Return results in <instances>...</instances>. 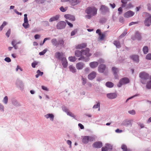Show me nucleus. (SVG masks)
Segmentation results:
<instances>
[{"label": "nucleus", "mask_w": 151, "mask_h": 151, "mask_svg": "<svg viewBox=\"0 0 151 151\" xmlns=\"http://www.w3.org/2000/svg\"><path fill=\"white\" fill-rule=\"evenodd\" d=\"M97 9L95 7H88L85 10V12L88 15H86L85 17L88 19H90L97 14Z\"/></svg>", "instance_id": "obj_1"}, {"label": "nucleus", "mask_w": 151, "mask_h": 151, "mask_svg": "<svg viewBox=\"0 0 151 151\" xmlns=\"http://www.w3.org/2000/svg\"><path fill=\"white\" fill-rule=\"evenodd\" d=\"M140 81L143 84H145L150 78L149 74L145 72H142L139 74Z\"/></svg>", "instance_id": "obj_2"}, {"label": "nucleus", "mask_w": 151, "mask_h": 151, "mask_svg": "<svg viewBox=\"0 0 151 151\" xmlns=\"http://www.w3.org/2000/svg\"><path fill=\"white\" fill-rule=\"evenodd\" d=\"M75 55L78 57H81L78 58L79 60H84L85 62H87L88 61L89 58H88L86 59L84 57L83 55L82 52V50L81 51L78 50H77L75 52Z\"/></svg>", "instance_id": "obj_3"}, {"label": "nucleus", "mask_w": 151, "mask_h": 151, "mask_svg": "<svg viewBox=\"0 0 151 151\" xmlns=\"http://www.w3.org/2000/svg\"><path fill=\"white\" fill-rule=\"evenodd\" d=\"M146 18L144 22L145 25L147 27L150 26L151 24V15L148 13H146Z\"/></svg>", "instance_id": "obj_4"}, {"label": "nucleus", "mask_w": 151, "mask_h": 151, "mask_svg": "<svg viewBox=\"0 0 151 151\" xmlns=\"http://www.w3.org/2000/svg\"><path fill=\"white\" fill-rule=\"evenodd\" d=\"M129 82V80L127 78H124L121 79L119 81V83L117 85L118 87H121L122 85L126 84Z\"/></svg>", "instance_id": "obj_5"}, {"label": "nucleus", "mask_w": 151, "mask_h": 151, "mask_svg": "<svg viewBox=\"0 0 151 151\" xmlns=\"http://www.w3.org/2000/svg\"><path fill=\"white\" fill-rule=\"evenodd\" d=\"M66 26L65 22L63 21H61L58 22L56 25L57 29H64Z\"/></svg>", "instance_id": "obj_6"}, {"label": "nucleus", "mask_w": 151, "mask_h": 151, "mask_svg": "<svg viewBox=\"0 0 151 151\" xmlns=\"http://www.w3.org/2000/svg\"><path fill=\"white\" fill-rule=\"evenodd\" d=\"M132 39L134 40H140L142 39L141 34L138 32H136L135 35H133L132 37Z\"/></svg>", "instance_id": "obj_7"}, {"label": "nucleus", "mask_w": 151, "mask_h": 151, "mask_svg": "<svg viewBox=\"0 0 151 151\" xmlns=\"http://www.w3.org/2000/svg\"><path fill=\"white\" fill-rule=\"evenodd\" d=\"M24 16V23L22 25L25 29H27L29 27L27 17V14H25Z\"/></svg>", "instance_id": "obj_8"}, {"label": "nucleus", "mask_w": 151, "mask_h": 151, "mask_svg": "<svg viewBox=\"0 0 151 151\" xmlns=\"http://www.w3.org/2000/svg\"><path fill=\"white\" fill-rule=\"evenodd\" d=\"M106 96L108 99H112L116 98L117 96V95L116 93H111L107 94Z\"/></svg>", "instance_id": "obj_9"}, {"label": "nucleus", "mask_w": 151, "mask_h": 151, "mask_svg": "<svg viewBox=\"0 0 151 151\" xmlns=\"http://www.w3.org/2000/svg\"><path fill=\"white\" fill-rule=\"evenodd\" d=\"M96 75L97 73L96 72L93 71L88 75V78L91 80H93L96 78Z\"/></svg>", "instance_id": "obj_10"}, {"label": "nucleus", "mask_w": 151, "mask_h": 151, "mask_svg": "<svg viewBox=\"0 0 151 151\" xmlns=\"http://www.w3.org/2000/svg\"><path fill=\"white\" fill-rule=\"evenodd\" d=\"M134 14V12L132 11H129L125 12L124 15V17L127 18H128L133 16Z\"/></svg>", "instance_id": "obj_11"}, {"label": "nucleus", "mask_w": 151, "mask_h": 151, "mask_svg": "<svg viewBox=\"0 0 151 151\" xmlns=\"http://www.w3.org/2000/svg\"><path fill=\"white\" fill-rule=\"evenodd\" d=\"M122 125L128 127H131L132 124L131 120H125L122 123Z\"/></svg>", "instance_id": "obj_12"}, {"label": "nucleus", "mask_w": 151, "mask_h": 151, "mask_svg": "<svg viewBox=\"0 0 151 151\" xmlns=\"http://www.w3.org/2000/svg\"><path fill=\"white\" fill-rule=\"evenodd\" d=\"M84 66L85 64L82 62H78L76 64V67L78 70L82 69Z\"/></svg>", "instance_id": "obj_13"}, {"label": "nucleus", "mask_w": 151, "mask_h": 151, "mask_svg": "<svg viewBox=\"0 0 151 151\" xmlns=\"http://www.w3.org/2000/svg\"><path fill=\"white\" fill-rule=\"evenodd\" d=\"M83 55H85L87 57H90L91 54L89 53V50L88 48H86L85 50H82Z\"/></svg>", "instance_id": "obj_14"}, {"label": "nucleus", "mask_w": 151, "mask_h": 151, "mask_svg": "<svg viewBox=\"0 0 151 151\" xmlns=\"http://www.w3.org/2000/svg\"><path fill=\"white\" fill-rule=\"evenodd\" d=\"M106 68V65L104 64L100 65L98 68V70L99 73H102L104 72Z\"/></svg>", "instance_id": "obj_15"}, {"label": "nucleus", "mask_w": 151, "mask_h": 151, "mask_svg": "<svg viewBox=\"0 0 151 151\" xmlns=\"http://www.w3.org/2000/svg\"><path fill=\"white\" fill-rule=\"evenodd\" d=\"M45 117L47 119H49L52 121H53L54 120V116L52 114H47L45 115Z\"/></svg>", "instance_id": "obj_16"}, {"label": "nucleus", "mask_w": 151, "mask_h": 151, "mask_svg": "<svg viewBox=\"0 0 151 151\" xmlns=\"http://www.w3.org/2000/svg\"><path fill=\"white\" fill-rule=\"evenodd\" d=\"M100 10L103 13H105L109 11L108 8L104 5H101Z\"/></svg>", "instance_id": "obj_17"}, {"label": "nucleus", "mask_w": 151, "mask_h": 151, "mask_svg": "<svg viewBox=\"0 0 151 151\" xmlns=\"http://www.w3.org/2000/svg\"><path fill=\"white\" fill-rule=\"evenodd\" d=\"M61 60L63 66L64 68H66L68 66V63L66 58L65 57H63L61 58Z\"/></svg>", "instance_id": "obj_18"}, {"label": "nucleus", "mask_w": 151, "mask_h": 151, "mask_svg": "<svg viewBox=\"0 0 151 151\" xmlns=\"http://www.w3.org/2000/svg\"><path fill=\"white\" fill-rule=\"evenodd\" d=\"M99 64L97 62H92L89 63V65L90 67L93 69L97 67Z\"/></svg>", "instance_id": "obj_19"}, {"label": "nucleus", "mask_w": 151, "mask_h": 151, "mask_svg": "<svg viewBox=\"0 0 151 151\" xmlns=\"http://www.w3.org/2000/svg\"><path fill=\"white\" fill-rule=\"evenodd\" d=\"M60 17V15H56L50 18L49 19V21L50 22H52L54 21H57L59 19Z\"/></svg>", "instance_id": "obj_20"}, {"label": "nucleus", "mask_w": 151, "mask_h": 151, "mask_svg": "<svg viewBox=\"0 0 151 151\" xmlns=\"http://www.w3.org/2000/svg\"><path fill=\"white\" fill-rule=\"evenodd\" d=\"M81 138L82 142L84 144H87L89 141V136H83L81 137Z\"/></svg>", "instance_id": "obj_21"}, {"label": "nucleus", "mask_w": 151, "mask_h": 151, "mask_svg": "<svg viewBox=\"0 0 151 151\" xmlns=\"http://www.w3.org/2000/svg\"><path fill=\"white\" fill-rule=\"evenodd\" d=\"M112 70L113 72L114 75L115 76V77L116 78H117L118 77L117 74L119 72V70L118 68L115 67H113L112 68Z\"/></svg>", "instance_id": "obj_22"}, {"label": "nucleus", "mask_w": 151, "mask_h": 151, "mask_svg": "<svg viewBox=\"0 0 151 151\" xmlns=\"http://www.w3.org/2000/svg\"><path fill=\"white\" fill-rule=\"evenodd\" d=\"M64 17L66 19H68L71 21H74L75 20V18L73 16L69 14L65 15Z\"/></svg>", "instance_id": "obj_23"}, {"label": "nucleus", "mask_w": 151, "mask_h": 151, "mask_svg": "<svg viewBox=\"0 0 151 151\" xmlns=\"http://www.w3.org/2000/svg\"><path fill=\"white\" fill-rule=\"evenodd\" d=\"M93 146L95 148H100L102 146V144L100 142H96L93 144Z\"/></svg>", "instance_id": "obj_24"}, {"label": "nucleus", "mask_w": 151, "mask_h": 151, "mask_svg": "<svg viewBox=\"0 0 151 151\" xmlns=\"http://www.w3.org/2000/svg\"><path fill=\"white\" fill-rule=\"evenodd\" d=\"M145 84L146 85V88L147 89H151V76Z\"/></svg>", "instance_id": "obj_25"}, {"label": "nucleus", "mask_w": 151, "mask_h": 151, "mask_svg": "<svg viewBox=\"0 0 151 151\" xmlns=\"http://www.w3.org/2000/svg\"><path fill=\"white\" fill-rule=\"evenodd\" d=\"M70 71L73 73H76V72L77 70L75 67L73 65H70L68 67Z\"/></svg>", "instance_id": "obj_26"}, {"label": "nucleus", "mask_w": 151, "mask_h": 151, "mask_svg": "<svg viewBox=\"0 0 151 151\" xmlns=\"http://www.w3.org/2000/svg\"><path fill=\"white\" fill-rule=\"evenodd\" d=\"M131 58L136 62H138L139 61V57L137 55H133L130 56Z\"/></svg>", "instance_id": "obj_27"}, {"label": "nucleus", "mask_w": 151, "mask_h": 151, "mask_svg": "<svg viewBox=\"0 0 151 151\" xmlns=\"http://www.w3.org/2000/svg\"><path fill=\"white\" fill-rule=\"evenodd\" d=\"M86 44L85 43H82L76 46L75 48L76 49H81L86 47Z\"/></svg>", "instance_id": "obj_28"}, {"label": "nucleus", "mask_w": 151, "mask_h": 151, "mask_svg": "<svg viewBox=\"0 0 151 151\" xmlns=\"http://www.w3.org/2000/svg\"><path fill=\"white\" fill-rule=\"evenodd\" d=\"M17 86L19 87L22 90L23 88L24 85L22 82L21 81H18L17 83Z\"/></svg>", "instance_id": "obj_29"}, {"label": "nucleus", "mask_w": 151, "mask_h": 151, "mask_svg": "<svg viewBox=\"0 0 151 151\" xmlns=\"http://www.w3.org/2000/svg\"><path fill=\"white\" fill-rule=\"evenodd\" d=\"M79 0H70V4L73 6L77 4L79 2Z\"/></svg>", "instance_id": "obj_30"}, {"label": "nucleus", "mask_w": 151, "mask_h": 151, "mask_svg": "<svg viewBox=\"0 0 151 151\" xmlns=\"http://www.w3.org/2000/svg\"><path fill=\"white\" fill-rule=\"evenodd\" d=\"M63 55V52H56L55 54V57L57 58L60 59L61 58V56H62Z\"/></svg>", "instance_id": "obj_31"}, {"label": "nucleus", "mask_w": 151, "mask_h": 151, "mask_svg": "<svg viewBox=\"0 0 151 151\" xmlns=\"http://www.w3.org/2000/svg\"><path fill=\"white\" fill-rule=\"evenodd\" d=\"M106 86L107 87L109 88H111L114 86V84L111 82H107L106 83Z\"/></svg>", "instance_id": "obj_32"}, {"label": "nucleus", "mask_w": 151, "mask_h": 151, "mask_svg": "<svg viewBox=\"0 0 151 151\" xmlns=\"http://www.w3.org/2000/svg\"><path fill=\"white\" fill-rule=\"evenodd\" d=\"M114 44L116 46L117 48H119L121 47V45L119 42L118 41H114L113 42Z\"/></svg>", "instance_id": "obj_33"}, {"label": "nucleus", "mask_w": 151, "mask_h": 151, "mask_svg": "<svg viewBox=\"0 0 151 151\" xmlns=\"http://www.w3.org/2000/svg\"><path fill=\"white\" fill-rule=\"evenodd\" d=\"M64 40L62 39H61L58 41L57 45H60L62 46H64Z\"/></svg>", "instance_id": "obj_34"}, {"label": "nucleus", "mask_w": 151, "mask_h": 151, "mask_svg": "<svg viewBox=\"0 0 151 151\" xmlns=\"http://www.w3.org/2000/svg\"><path fill=\"white\" fill-rule=\"evenodd\" d=\"M51 43L52 45L55 46H57L58 45L57 41L55 38H53L51 40Z\"/></svg>", "instance_id": "obj_35"}, {"label": "nucleus", "mask_w": 151, "mask_h": 151, "mask_svg": "<svg viewBox=\"0 0 151 151\" xmlns=\"http://www.w3.org/2000/svg\"><path fill=\"white\" fill-rule=\"evenodd\" d=\"M142 50L144 54H147L148 52V47L147 46H144Z\"/></svg>", "instance_id": "obj_36"}, {"label": "nucleus", "mask_w": 151, "mask_h": 151, "mask_svg": "<svg viewBox=\"0 0 151 151\" xmlns=\"http://www.w3.org/2000/svg\"><path fill=\"white\" fill-rule=\"evenodd\" d=\"M8 97L6 96L4 97L2 100L3 102L5 104H7L8 102Z\"/></svg>", "instance_id": "obj_37"}, {"label": "nucleus", "mask_w": 151, "mask_h": 151, "mask_svg": "<svg viewBox=\"0 0 151 151\" xmlns=\"http://www.w3.org/2000/svg\"><path fill=\"white\" fill-rule=\"evenodd\" d=\"M5 111V107L4 105L1 103H0V111L4 112Z\"/></svg>", "instance_id": "obj_38"}, {"label": "nucleus", "mask_w": 151, "mask_h": 151, "mask_svg": "<svg viewBox=\"0 0 151 151\" xmlns=\"http://www.w3.org/2000/svg\"><path fill=\"white\" fill-rule=\"evenodd\" d=\"M69 60L72 62H74L76 61V58L75 57L70 56L68 58Z\"/></svg>", "instance_id": "obj_39"}, {"label": "nucleus", "mask_w": 151, "mask_h": 151, "mask_svg": "<svg viewBox=\"0 0 151 151\" xmlns=\"http://www.w3.org/2000/svg\"><path fill=\"white\" fill-rule=\"evenodd\" d=\"M127 29H125L124 30L123 33L122 34V35L119 36V37L120 38H122V37H124L127 34Z\"/></svg>", "instance_id": "obj_40"}, {"label": "nucleus", "mask_w": 151, "mask_h": 151, "mask_svg": "<svg viewBox=\"0 0 151 151\" xmlns=\"http://www.w3.org/2000/svg\"><path fill=\"white\" fill-rule=\"evenodd\" d=\"M7 24V22H6L5 21H4L2 24L1 25V27H0V29L1 31L4 27Z\"/></svg>", "instance_id": "obj_41"}, {"label": "nucleus", "mask_w": 151, "mask_h": 151, "mask_svg": "<svg viewBox=\"0 0 151 151\" xmlns=\"http://www.w3.org/2000/svg\"><path fill=\"white\" fill-rule=\"evenodd\" d=\"M121 2L122 4V7H124L126 6V4L127 3L126 1H125V0H121Z\"/></svg>", "instance_id": "obj_42"}, {"label": "nucleus", "mask_w": 151, "mask_h": 151, "mask_svg": "<svg viewBox=\"0 0 151 151\" xmlns=\"http://www.w3.org/2000/svg\"><path fill=\"white\" fill-rule=\"evenodd\" d=\"M67 9L68 7H66L65 8H64L63 6H61L60 8V10L63 12H65L67 10Z\"/></svg>", "instance_id": "obj_43"}, {"label": "nucleus", "mask_w": 151, "mask_h": 151, "mask_svg": "<svg viewBox=\"0 0 151 151\" xmlns=\"http://www.w3.org/2000/svg\"><path fill=\"white\" fill-rule=\"evenodd\" d=\"M99 39L100 40H103L104 37L105 36V34H101L100 35H99Z\"/></svg>", "instance_id": "obj_44"}, {"label": "nucleus", "mask_w": 151, "mask_h": 151, "mask_svg": "<svg viewBox=\"0 0 151 151\" xmlns=\"http://www.w3.org/2000/svg\"><path fill=\"white\" fill-rule=\"evenodd\" d=\"M100 104L99 102H98L96 104L94 105L93 107V109H97L100 107Z\"/></svg>", "instance_id": "obj_45"}, {"label": "nucleus", "mask_w": 151, "mask_h": 151, "mask_svg": "<svg viewBox=\"0 0 151 151\" xmlns=\"http://www.w3.org/2000/svg\"><path fill=\"white\" fill-rule=\"evenodd\" d=\"M67 114L68 115L73 117L74 118H75V117H76L71 112L67 111Z\"/></svg>", "instance_id": "obj_46"}, {"label": "nucleus", "mask_w": 151, "mask_h": 151, "mask_svg": "<svg viewBox=\"0 0 151 151\" xmlns=\"http://www.w3.org/2000/svg\"><path fill=\"white\" fill-rule=\"evenodd\" d=\"M133 7V5L131 3H129L128 4L127 6L126 9H130Z\"/></svg>", "instance_id": "obj_47"}, {"label": "nucleus", "mask_w": 151, "mask_h": 151, "mask_svg": "<svg viewBox=\"0 0 151 151\" xmlns=\"http://www.w3.org/2000/svg\"><path fill=\"white\" fill-rule=\"evenodd\" d=\"M47 50V49H44L43 51L40 52L39 54L40 55H43L46 52Z\"/></svg>", "instance_id": "obj_48"}, {"label": "nucleus", "mask_w": 151, "mask_h": 151, "mask_svg": "<svg viewBox=\"0 0 151 151\" xmlns=\"http://www.w3.org/2000/svg\"><path fill=\"white\" fill-rule=\"evenodd\" d=\"M146 59L148 60H151V54L149 53L146 56Z\"/></svg>", "instance_id": "obj_49"}, {"label": "nucleus", "mask_w": 151, "mask_h": 151, "mask_svg": "<svg viewBox=\"0 0 151 151\" xmlns=\"http://www.w3.org/2000/svg\"><path fill=\"white\" fill-rule=\"evenodd\" d=\"M128 113L129 114L133 115H134L136 114L135 111L134 110H131L129 111H128Z\"/></svg>", "instance_id": "obj_50"}, {"label": "nucleus", "mask_w": 151, "mask_h": 151, "mask_svg": "<svg viewBox=\"0 0 151 151\" xmlns=\"http://www.w3.org/2000/svg\"><path fill=\"white\" fill-rule=\"evenodd\" d=\"M38 62L37 61H34L32 63V66L33 68L35 67L36 65H37Z\"/></svg>", "instance_id": "obj_51"}, {"label": "nucleus", "mask_w": 151, "mask_h": 151, "mask_svg": "<svg viewBox=\"0 0 151 151\" xmlns=\"http://www.w3.org/2000/svg\"><path fill=\"white\" fill-rule=\"evenodd\" d=\"M122 149L123 151H126L127 150V147L126 145H123L122 146Z\"/></svg>", "instance_id": "obj_52"}, {"label": "nucleus", "mask_w": 151, "mask_h": 151, "mask_svg": "<svg viewBox=\"0 0 151 151\" xmlns=\"http://www.w3.org/2000/svg\"><path fill=\"white\" fill-rule=\"evenodd\" d=\"M82 84L83 85H85L86 83V78H84L83 77H82Z\"/></svg>", "instance_id": "obj_53"}, {"label": "nucleus", "mask_w": 151, "mask_h": 151, "mask_svg": "<svg viewBox=\"0 0 151 151\" xmlns=\"http://www.w3.org/2000/svg\"><path fill=\"white\" fill-rule=\"evenodd\" d=\"M77 32V30L76 29H75L73 31H72L71 33V36H73L75 35V34Z\"/></svg>", "instance_id": "obj_54"}, {"label": "nucleus", "mask_w": 151, "mask_h": 151, "mask_svg": "<svg viewBox=\"0 0 151 151\" xmlns=\"http://www.w3.org/2000/svg\"><path fill=\"white\" fill-rule=\"evenodd\" d=\"M106 147H107L108 149V150L109 149H112V147L111 145L109 144H106Z\"/></svg>", "instance_id": "obj_55"}, {"label": "nucleus", "mask_w": 151, "mask_h": 151, "mask_svg": "<svg viewBox=\"0 0 151 151\" xmlns=\"http://www.w3.org/2000/svg\"><path fill=\"white\" fill-rule=\"evenodd\" d=\"M11 33V30L9 29L8 30L7 32L6 33V35L8 37H9Z\"/></svg>", "instance_id": "obj_56"}, {"label": "nucleus", "mask_w": 151, "mask_h": 151, "mask_svg": "<svg viewBox=\"0 0 151 151\" xmlns=\"http://www.w3.org/2000/svg\"><path fill=\"white\" fill-rule=\"evenodd\" d=\"M13 104L15 106H19V104L17 101H14L12 102Z\"/></svg>", "instance_id": "obj_57"}, {"label": "nucleus", "mask_w": 151, "mask_h": 151, "mask_svg": "<svg viewBox=\"0 0 151 151\" xmlns=\"http://www.w3.org/2000/svg\"><path fill=\"white\" fill-rule=\"evenodd\" d=\"M118 11L119 12V14H121L122 12V7H120L118 9Z\"/></svg>", "instance_id": "obj_58"}, {"label": "nucleus", "mask_w": 151, "mask_h": 151, "mask_svg": "<svg viewBox=\"0 0 151 151\" xmlns=\"http://www.w3.org/2000/svg\"><path fill=\"white\" fill-rule=\"evenodd\" d=\"M50 39V38L49 37H47V38H45L44 39V40H43V43H42V44H40V45H43L46 40H49Z\"/></svg>", "instance_id": "obj_59"}, {"label": "nucleus", "mask_w": 151, "mask_h": 151, "mask_svg": "<svg viewBox=\"0 0 151 151\" xmlns=\"http://www.w3.org/2000/svg\"><path fill=\"white\" fill-rule=\"evenodd\" d=\"M67 143L69 145V147L71 148V147L72 143L71 141L70 140H68L67 141Z\"/></svg>", "instance_id": "obj_60"}, {"label": "nucleus", "mask_w": 151, "mask_h": 151, "mask_svg": "<svg viewBox=\"0 0 151 151\" xmlns=\"http://www.w3.org/2000/svg\"><path fill=\"white\" fill-rule=\"evenodd\" d=\"M4 60L7 62H10L11 61V59L9 57H6L4 59Z\"/></svg>", "instance_id": "obj_61"}, {"label": "nucleus", "mask_w": 151, "mask_h": 151, "mask_svg": "<svg viewBox=\"0 0 151 151\" xmlns=\"http://www.w3.org/2000/svg\"><path fill=\"white\" fill-rule=\"evenodd\" d=\"M98 62L100 64L103 63L104 62V60L102 59H100L99 60Z\"/></svg>", "instance_id": "obj_62"}, {"label": "nucleus", "mask_w": 151, "mask_h": 151, "mask_svg": "<svg viewBox=\"0 0 151 151\" xmlns=\"http://www.w3.org/2000/svg\"><path fill=\"white\" fill-rule=\"evenodd\" d=\"M37 74H38L40 76H42L43 73V72H41L40 70H38L37 72Z\"/></svg>", "instance_id": "obj_63"}, {"label": "nucleus", "mask_w": 151, "mask_h": 151, "mask_svg": "<svg viewBox=\"0 0 151 151\" xmlns=\"http://www.w3.org/2000/svg\"><path fill=\"white\" fill-rule=\"evenodd\" d=\"M101 151H108V149L107 147H103L102 148Z\"/></svg>", "instance_id": "obj_64"}]
</instances>
